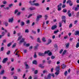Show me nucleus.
<instances>
[{
	"label": "nucleus",
	"mask_w": 79,
	"mask_h": 79,
	"mask_svg": "<svg viewBox=\"0 0 79 79\" xmlns=\"http://www.w3.org/2000/svg\"><path fill=\"white\" fill-rule=\"evenodd\" d=\"M32 1L30 0L29 2V3H30L31 5H34L35 6H39L40 5V4L39 3H32Z\"/></svg>",
	"instance_id": "f257e3e1"
},
{
	"label": "nucleus",
	"mask_w": 79,
	"mask_h": 79,
	"mask_svg": "<svg viewBox=\"0 0 79 79\" xmlns=\"http://www.w3.org/2000/svg\"><path fill=\"white\" fill-rule=\"evenodd\" d=\"M42 17V15H39L37 16L36 18V21H38L39 20L40 18H41Z\"/></svg>",
	"instance_id": "f03ea898"
},
{
	"label": "nucleus",
	"mask_w": 79,
	"mask_h": 79,
	"mask_svg": "<svg viewBox=\"0 0 79 79\" xmlns=\"http://www.w3.org/2000/svg\"><path fill=\"white\" fill-rule=\"evenodd\" d=\"M61 5H62V4L60 3V5H58L57 6L58 11H60L61 10Z\"/></svg>",
	"instance_id": "7ed1b4c3"
},
{
	"label": "nucleus",
	"mask_w": 79,
	"mask_h": 79,
	"mask_svg": "<svg viewBox=\"0 0 79 79\" xmlns=\"http://www.w3.org/2000/svg\"><path fill=\"white\" fill-rule=\"evenodd\" d=\"M66 3H69L70 6H73V2L71 0H69L67 1Z\"/></svg>",
	"instance_id": "20e7f679"
},
{
	"label": "nucleus",
	"mask_w": 79,
	"mask_h": 79,
	"mask_svg": "<svg viewBox=\"0 0 79 79\" xmlns=\"http://www.w3.org/2000/svg\"><path fill=\"white\" fill-rule=\"evenodd\" d=\"M44 54V56L45 55V54H48V55L50 56V50L45 51Z\"/></svg>",
	"instance_id": "39448f33"
},
{
	"label": "nucleus",
	"mask_w": 79,
	"mask_h": 79,
	"mask_svg": "<svg viewBox=\"0 0 79 79\" xmlns=\"http://www.w3.org/2000/svg\"><path fill=\"white\" fill-rule=\"evenodd\" d=\"M7 60H8V58H5L3 60L2 62L3 63H6V61Z\"/></svg>",
	"instance_id": "423d86ee"
},
{
	"label": "nucleus",
	"mask_w": 79,
	"mask_h": 79,
	"mask_svg": "<svg viewBox=\"0 0 79 79\" xmlns=\"http://www.w3.org/2000/svg\"><path fill=\"white\" fill-rule=\"evenodd\" d=\"M24 40H25V39L23 38L22 40L20 41L19 42V45H21V43L24 42Z\"/></svg>",
	"instance_id": "0eeeda50"
},
{
	"label": "nucleus",
	"mask_w": 79,
	"mask_h": 79,
	"mask_svg": "<svg viewBox=\"0 0 79 79\" xmlns=\"http://www.w3.org/2000/svg\"><path fill=\"white\" fill-rule=\"evenodd\" d=\"M57 27V26L56 25H53L51 29H52V30H54L55 29H56Z\"/></svg>",
	"instance_id": "6e6552de"
},
{
	"label": "nucleus",
	"mask_w": 79,
	"mask_h": 79,
	"mask_svg": "<svg viewBox=\"0 0 79 79\" xmlns=\"http://www.w3.org/2000/svg\"><path fill=\"white\" fill-rule=\"evenodd\" d=\"M60 65L56 66V71H59V70L60 69Z\"/></svg>",
	"instance_id": "1a4fd4ad"
},
{
	"label": "nucleus",
	"mask_w": 79,
	"mask_h": 79,
	"mask_svg": "<svg viewBox=\"0 0 79 79\" xmlns=\"http://www.w3.org/2000/svg\"><path fill=\"white\" fill-rule=\"evenodd\" d=\"M38 55L39 56H45V54L44 53H42V52H39L38 53Z\"/></svg>",
	"instance_id": "9d476101"
},
{
	"label": "nucleus",
	"mask_w": 79,
	"mask_h": 79,
	"mask_svg": "<svg viewBox=\"0 0 79 79\" xmlns=\"http://www.w3.org/2000/svg\"><path fill=\"white\" fill-rule=\"evenodd\" d=\"M9 23H12L13 21V18H11L8 19Z\"/></svg>",
	"instance_id": "9b49d317"
},
{
	"label": "nucleus",
	"mask_w": 79,
	"mask_h": 79,
	"mask_svg": "<svg viewBox=\"0 0 79 79\" xmlns=\"http://www.w3.org/2000/svg\"><path fill=\"white\" fill-rule=\"evenodd\" d=\"M79 31H75L74 34L75 35H79Z\"/></svg>",
	"instance_id": "f8f14e48"
},
{
	"label": "nucleus",
	"mask_w": 79,
	"mask_h": 79,
	"mask_svg": "<svg viewBox=\"0 0 79 79\" xmlns=\"http://www.w3.org/2000/svg\"><path fill=\"white\" fill-rule=\"evenodd\" d=\"M4 24L5 25L6 27H7V26H8V23L6 22H4L3 24Z\"/></svg>",
	"instance_id": "ddd939ff"
},
{
	"label": "nucleus",
	"mask_w": 79,
	"mask_h": 79,
	"mask_svg": "<svg viewBox=\"0 0 79 79\" xmlns=\"http://www.w3.org/2000/svg\"><path fill=\"white\" fill-rule=\"evenodd\" d=\"M66 65H64V64H63L61 66V67L62 69H64V68H66Z\"/></svg>",
	"instance_id": "4468645a"
},
{
	"label": "nucleus",
	"mask_w": 79,
	"mask_h": 79,
	"mask_svg": "<svg viewBox=\"0 0 79 79\" xmlns=\"http://www.w3.org/2000/svg\"><path fill=\"white\" fill-rule=\"evenodd\" d=\"M45 79H50V73L48 74V76L46 77V76L44 77Z\"/></svg>",
	"instance_id": "2eb2a0df"
},
{
	"label": "nucleus",
	"mask_w": 79,
	"mask_h": 79,
	"mask_svg": "<svg viewBox=\"0 0 79 79\" xmlns=\"http://www.w3.org/2000/svg\"><path fill=\"white\" fill-rule=\"evenodd\" d=\"M50 57H48L47 59V62L48 64H50Z\"/></svg>",
	"instance_id": "dca6fc26"
},
{
	"label": "nucleus",
	"mask_w": 79,
	"mask_h": 79,
	"mask_svg": "<svg viewBox=\"0 0 79 79\" xmlns=\"http://www.w3.org/2000/svg\"><path fill=\"white\" fill-rule=\"evenodd\" d=\"M29 9L30 10H35V7H31L29 8Z\"/></svg>",
	"instance_id": "f3484780"
},
{
	"label": "nucleus",
	"mask_w": 79,
	"mask_h": 79,
	"mask_svg": "<svg viewBox=\"0 0 79 79\" xmlns=\"http://www.w3.org/2000/svg\"><path fill=\"white\" fill-rule=\"evenodd\" d=\"M56 72L55 73V74L56 76H58L59 74H60V71H56Z\"/></svg>",
	"instance_id": "a211bd4d"
},
{
	"label": "nucleus",
	"mask_w": 79,
	"mask_h": 79,
	"mask_svg": "<svg viewBox=\"0 0 79 79\" xmlns=\"http://www.w3.org/2000/svg\"><path fill=\"white\" fill-rule=\"evenodd\" d=\"M37 62L36 60H34L32 62V64H37Z\"/></svg>",
	"instance_id": "6ab92c4d"
},
{
	"label": "nucleus",
	"mask_w": 79,
	"mask_h": 79,
	"mask_svg": "<svg viewBox=\"0 0 79 79\" xmlns=\"http://www.w3.org/2000/svg\"><path fill=\"white\" fill-rule=\"evenodd\" d=\"M54 47L56 49H58V45L56 44H55L54 45Z\"/></svg>",
	"instance_id": "aec40b11"
},
{
	"label": "nucleus",
	"mask_w": 79,
	"mask_h": 79,
	"mask_svg": "<svg viewBox=\"0 0 79 79\" xmlns=\"http://www.w3.org/2000/svg\"><path fill=\"white\" fill-rule=\"evenodd\" d=\"M65 45L66 46V48H69V43H68L65 44Z\"/></svg>",
	"instance_id": "412c9836"
},
{
	"label": "nucleus",
	"mask_w": 79,
	"mask_h": 79,
	"mask_svg": "<svg viewBox=\"0 0 79 79\" xmlns=\"http://www.w3.org/2000/svg\"><path fill=\"white\" fill-rule=\"evenodd\" d=\"M42 65V64H40L39 65V67L40 68H44V66H43Z\"/></svg>",
	"instance_id": "4be33fe9"
},
{
	"label": "nucleus",
	"mask_w": 79,
	"mask_h": 79,
	"mask_svg": "<svg viewBox=\"0 0 79 79\" xmlns=\"http://www.w3.org/2000/svg\"><path fill=\"white\" fill-rule=\"evenodd\" d=\"M66 52H67V50H65L63 52L62 54V56H63V55H64L65 53H66Z\"/></svg>",
	"instance_id": "5701e85b"
},
{
	"label": "nucleus",
	"mask_w": 79,
	"mask_h": 79,
	"mask_svg": "<svg viewBox=\"0 0 79 79\" xmlns=\"http://www.w3.org/2000/svg\"><path fill=\"white\" fill-rule=\"evenodd\" d=\"M20 25H21V27H22V26H24V22H21V23H20Z\"/></svg>",
	"instance_id": "b1692460"
},
{
	"label": "nucleus",
	"mask_w": 79,
	"mask_h": 79,
	"mask_svg": "<svg viewBox=\"0 0 79 79\" xmlns=\"http://www.w3.org/2000/svg\"><path fill=\"white\" fill-rule=\"evenodd\" d=\"M37 42H39V43H41V41L40 40V38H38L37 39Z\"/></svg>",
	"instance_id": "393cba45"
},
{
	"label": "nucleus",
	"mask_w": 79,
	"mask_h": 79,
	"mask_svg": "<svg viewBox=\"0 0 79 79\" xmlns=\"http://www.w3.org/2000/svg\"><path fill=\"white\" fill-rule=\"evenodd\" d=\"M42 40L44 42H46V40H45V37H43L42 38Z\"/></svg>",
	"instance_id": "a878e982"
},
{
	"label": "nucleus",
	"mask_w": 79,
	"mask_h": 79,
	"mask_svg": "<svg viewBox=\"0 0 79 79\" xmlns=\"http://www.w3.org/2000/svg\"><path fill=\"white\" fill-rule=\"evenodd\" d=\"M25 67H26L25 68V69H29V65H28V64H26V65H25Z\"/></svg>",
	"instance_id": "bb28decb"
},
{
	"label": "nucleus",
	"mask_w": 79,
	"mask_h": 79,
	"mask_svg": "<svg viewBox=\"0 0 79 79\" xmlns=\"http://www.w3.org/2000/svg\"><path fill=\"white\" fill-rule=\"evenodd\" d=\"M50 76H52L53 78H54V77H55V75H54V74L53 73L50 74Z\"/></svg>",
	"instance_id": "cd10ccee"
},
{
	"label": "nucleus",
	"mask_w": 79,
	"mask_h": 79,
	"mask_svg": "<svg viewBox=\"0 0 79 79\" xmlns=\"http://www.w3.org/2000/svg\"><path fill=\"white\" fill-rule=\"evenodd\" d=\"M16 45V43H15L12 46V48H15V46Z\"/></svg>",
	"instance_id": "c85d7f7f"
},
{
	"label": "nucleus",
	"mask_w": 79,
	"mask_h": 79,
	"mask_svg": "<svg viewBox=\"0 0 79 79\" xmlns=\"http://www.w3.org/2000/svg\"><path fill=\"white\" fill-rule=\"evenodd\" d=\"M78 10H79V8L77 7H75V11H78Z\"/></svg>",
	"instance_id": "c756f323"
},
{
	"label": "nucleus",
	"mask_w": 79,
	"mask_h": 79,
	"mask_svg": "<svg viewBox=\"0 0 79 79\" xmlns=\"http://www.w3.org/2000/svg\"><path fill=\"white\" fill-rule=\"evenodd\" d=\"M22 37H23L22 36H20L19 37L17 40H21V38H22Z\"/></svg>",
	"instance_id": "7c9ffc66"
},
{
	"label": "nucleus",
	"mask_w": 79,
	"mask_h": 79,
	"mask_svg": "<svg viewBox=\"0 0 79 79\" xmlns=\"http://www.w3.org/2000/svg\"><path fill=\"white\" fill-rule=\"evenodd\" d=\"M2 35H2V37H3V36H4V35H5V32L3 31V32H2Z\"/></svg>",
	"instance_id": "2f4dec72"
},
{
	"label": "nucleus",
	"mask_w": 79,
	"mask_h": 79,
	"mask_svg": "<svg viewBox=\"0 0 79 79\" xmlns=\"http://www.w3.org/2000/svg\"><path fill=\"white\" fill-rule=\"evenodd\" d=\"M39 45V44H37L36 46H35V50H36V49H37V48L38 47Z\"/></svg>",
	"instance_id": "473e14b6"
},
{
	"label": "nucleus",
	"mask_w": 79,
	"mask_h": 79,
	"mask_svg": "<svg viewBox=\"0 0 79 79\" xmlns=\"http://www.w3.org/2000/svg\"><path fill=\"white\" fill-rule=\"evenodd\" d=\"M38 73V70H36L34 72V74H37Z\"/></svg>",
	"instance_id": "72a5a7b5"
},
{
	"label": "nucleus",
	"mask_w": 79,
	"mask_h": 79,
	"mask_svg": "<svg viewBox=\"0 0 79 79\" xmlns=\"http://www.w3.org/2000/svg\"><path fill=\"white\" fill-rule=\"evenodd\" d=\"M18 12V10L16 9L15 10V11H14V14H16Z\"/></svg>",
	"instance_id": "f704fd0d"
},
{
	"label": "nucleus",
	"mask_w": 79,
	"mask_h": 79,
	"mask_svg": "<svg viewBox=\"0 0 79 79\" xmlns=\"http://www.w3.org/2000/svg\"><path fill=\"white\" fill-rule=\"evenodd\" d=\"M25 32L26 33H28L29 32V30L28 29H26L25 30Z\"/></svg>",
	"instance_id": "c9c22d12"
},
{
	"label": "nucleus",
	"mask_w": 79,
	"mask_h": 79,
	"mask_svg": "<svg viewBox=\"0 0 79 79\" xmlns=\"http://www.w3.org/2000/svg\"><path fill=\"white\" fill-rule=\"evenodd\" d=\"M59 32V31L58 30L54 31V34H57V32Z\"/></svg>",
	"instance_id": "e433bc0d"
},
{
	"label": "nucleus",
	"mask_w": 79,
	"mask_h": 79,
	"mask_svg": "<svg viewBox=\"0 0 79 79\" xmlns=\"http://www.w3.org/2000/svg\"><path fill=\"white\" fill-rule=\"evenodd\" d=\"M2 3L4 4V5H5V4H6V1H4L2 2Z\"/></svg>",
	"instance_id": "4c0bfd02"
},
{
	"label": "nucleus",
	"mask_w": 79,
	"mask_h": 79,
	"mask_svg": "<svg viewBox=\"0 0 79 79\" xmlns=\"http://www.w3.org/2000/svg\"><path fill=\"white\" fill-rule=\"evenodd\" d=\"M79 47V43H78L76 45V48H78Z\"/></svg>",
	"instance_id": "58836bf2"
},
{
	"label": "nucleus",
	"mask_w": 79,
	"mask_h": 79,
	"mask_svg": "<svg viewBox=\"0 0 79 79\" xmlns=\"http://www.w3.org/2000/svg\"><path fill=\"white\" fill-rule=\"evenodd\" d=\"M64 74L65 76H67V74H68V72L67 71H66L64 73Z\"/></svg>",
	"instance_id": "ea45409f"
},
{
	"label": "nucleus",
	"mask_w": 79,
	"mask_h": 79,
	"mask_svg": "<svg viewBox=\"0 0 79 79\" xmlns=\"http://www.w3.org/2000/svg\"><path fill=\"white\" fill-rule=\"evenodd\" d=\"M51 58V59H55V56H52Z\"/></svg>",
	"instance_id": "a19ab883"
},
{
	"label": "nucleus",
	"mask_w": 79,
	"mask_h": 79,
	"mask_svg": "<svg viewBox=\"0 0 79 79\" xmlns=\"http://www.w3.org/2000/svg\"><path fill=\"white\" fill-rule=\"evenodd\" d=\"M11 43H9L7 45V47H10V46H11Z\"/></svg>",
	"instance_id": "79ce46f5"
},
{
	"label": "nucleus",
	"mask_w": 79,
	"mask_h": 79,
	"mask_svg": "<svg viewBox=\"0 0 79 79\" xmlns=\"http://www.w3.org/2000/svg\"><path fill=\"white\" fill-rule=\"evenodd\" d=\"M26 47H29V46H30V44L29 43H27V44H26Z\"/></svg>",
	"instance_id": "37998d69"
},
{
	"label": "nucleus",
	"mask_w": 79,
	"mask_h": 79,
	"mask_svg": "<svg viewBox=\"0 0 79 79\" xmlns=\"http://www.w3.org/2000/svg\"><path fill=\"white\" fill-rule=\"evenodd\" d=\"M33 57L35 58H37V55L35 53V55H34Z\"/></svg>",
	"instance_id": "c03bdc74"
},
{
	"label": "nucleus",
	"mask_w": 79,
	"mask_h": 79,
	"mask_svg": "<svg viewBox=\"0 0 79 79\" xmlns=\"http://www.w3.org/2000/svg\"><path fill=\"white\" fill-rule=\"evenodd\" d=\"M73 26V24L70 23L69 26V28H71V27H72Z\"/></svg>",
	"instance_id": "a18cd8bd"
},
{
	"label": "nucleus",
	"mask_w": 79,
	"mask_h": 79,
	"mask_svg": "<svg viewBox=\"0 0 79 79\" xmlns=\"http://www.w3.org/2000/svg\"><path fill=\"white\" fill-rule=\"evenodd\" d=\"M59 27H61L62 26V23H59Z\"/></svg>",
	"instance_id": "49530a36"
},
{
	"label": "nucleus",
	"mask_w": 79,
	"mask_h": 79,
	"mask_svg": "<svg viewBox=\"0 0 79 79\" xmlns=\"http://www.w3.org/2000/svg\"><path fill=\"white\" fill-rule=\"evenodd\" d=\"M67 11V10H66V9H64L63 10V12H64V13H66V12Z\"/></svg>",
	"instance_id": "de8ad7c7"
},
{
	"label": "nucleus",
	"mask_w": 79,
	"mask_h": 79,
	"mask_svg": "<svg viewBox=\"0 0 79 79\" xmlns=\"http://www.w3.org/2000/svg\"><path fill=\"white\" fill-rule=\"evenodd\" d=\"M3 50H4V47H2L1 48V50L2 52V51H3Z\"/></svg>",
	"instance_id": "09e8293b"
},
{
	"label": "nucleus",
	"mask_w": 79,
	"mask_h": 79,
	"mask_svg": "<svg viewBox=\"0 0 79 79\" xmlns=\"http://www.w3.org/2000/svg\"><path fill=\"white\" fill-rule=\"evenodd\" d=\"M10 51H8L6 53L7 55H9L10 54Z\"/></svg>",
	"instance_id": "8fccbe9b"
},
{
	"label": "nucleus",
	"mask_w": 79,
	"mask_h": 79,
	"mask_svg": "<svg viewBox=\"0 0 79 79\" xmlns=\"http://www.w3.org/2000/svg\"><path fill=\"white\" fill-rule=\"evenodd\" d=\"M63 49H61V50L60 51V52H59L60 53V54L62 53V52H63Z\"/></svg>",
	"instance_id": "3c124183"
},
{
	"label": "nucleus",
	"mask_w": 79,
	"mask_h": 79,
	"mask_svg": "<svg viewBox=\"0 0 79 79\" xmlns=\"http://www.w3.org/2000/svg\"><path fill=\"white\" fill-rule=\"evenodd\" d=\"M13 77L14 78V79H18V77L16 76H14Z\"/></svg>",
	"instance_id": "603ef678"
},
{
	"label": "nucleus",
	"mask_w": 79,
	"mask_h": 79,
	"mask_svg": "<svg viewBox=\"0 0 79 79\" xmlns=\"http://www.w3.org/2000/svg\"><path fill=\"white\" fill-rule=\"evenodd\" d=\"M4 73V70H3L1 72L0 74H3Z\"/></svg>",
	"instance_id": "864d4df0"
},
{
	"label": "nucleus",
	"mask_w": 79,
	"mask_h": 79,
	"mask_svg": "<svg viewBox=\"0 0 79 79\" xmlns=\"http://www.w3.org/2000/svg\"><path fill=\"white\" fill-rule=\"evenodd\" d=\"M13 6V4H10L9 5V7H11Z\"/></svg>",
	"instance_id": "5fc2aeb1"
},
{
	"label": "nucleus",
	"mask_w": 79,
	"mask_h": 79,
	"mask_svg": "<svg viewBox=\"0 0 79 79\" xmlns=\"http://www.w3.org/2000/svg\"><path fill=\"white\" fill-rule=\"evenodd\" d=\"M66 7V5L65 4H63L62 6V8H65Z\"/></svg>",
	"instance_id": "6e6d98bb"
},
{
	"label": "nucleus",
	"mask_w": 79,
	"mask_h": 79,
	"mask_svg": "<svg viewBox=\"0 0 79 79\" xmlns=\"http://www.w3.org/2000/svg\"><path fill=\"white\" fill-rule=\"evenodd\" d=\"M62 19L63 20H64V19H65V16H63L62 17Z\"/></svg>",
	"instance_id": "4d7b16f0"
},
{
	"label": "nucleus",
	"mask_w": 79,
	"mask_h": 79,
	"mask_svg": "<svg viewBox=\"0 0 79 79\" xmlns=\"http://www.w3.org/2000/svg\"><path fill=\"white\" fill-rule=\"evenodd\" d=\"M30 23V21H29V20H28L27 21V24H29Z\"/></svg>",
	"instance_id": "13d9d810"
},
{
	"label": "nucleus",
	"mask_w": 79,
	"mask_h": 79,
	"mask_svg": "<svg viewBox=\"0 0 79 79\" xmlns=\"http://www.w3.org/2000/svg\"><path fill=\"white\" fill-rule=\"evenodd\" d=\"M35 24V23L33 22V23L31 24V26H34Z\"/></svg>",
	"instance_id": "bf43d9fd"
},
{
	"label": "nucleus",
	"mask_w": 79,
	"mask_h": 79,
	"mask_svg": "<svg viewBox=\"0 0 79 79\" xmlns=\"http://www.w3.org/2000/svg\"><path fill=\"white\" fill-rule=\"evenodd\" d=\"M54 69L53 68H52L51 69V71L52 72V73L53 72V71Z\"/></svg>",
	"instance_id": "052dcab7"
},
{
	"label": "nucleus",
	"mask_w": 79,
	"mask_h": 79,
	"mask_svg": "<svg viewBox=\"0 0 79 79\" xmlns=\"http://www.w3.org/2000/svg\"><path fill=\"white\" fill-rule=\"evenodd\" d=\"M25 10V8L24 7H22L21 9V10L22 11H24V10Z\"/></svg>",
	"instance_id": "680f3d73"
},
{
	"label": "nucleus",
	"mask_w": 79,
	"mask_h": 79,
	"mask_svg": "<svg viewBox=\"0 0 79 79\" xmlns=\"http://www.w3.org/2000/svg\"><path fill=\"white\" fill-rule=\"evenodd\" d=\"M64 1L63 2V4H64V3H66V0H63Z\"/></svg>",
	"instance_id": "e2e57ef3"
},
{
	"label": "nucleus",
	"mask_w": 79,
	"mask_h": 79,
	"mask_svg": "<svg viewBox=\"0 0 79 79\" xmlns=\"http://www.w3.org/2000/svg\"><path fill=\"white\" fill-rule=\"evenodd\" d=\"M37 32H38V33H39V32H40V29H37Z\"/></svg>",
	"instance_id": "0e129e2a"
},
{
	"label": "nucleus",
	"mask_w": 79,
	"mask_h": 79,
	"mask_svg": "<svg viewBox=\"0 0 79 79\" xmlns=\"http://www.w3.org/2000/svg\"><path fill=\"white\" fill-rule=\"evenodd\" d=\"M68 15L69 16H71V13H69L68 14Z\"/></svg>",
	"instance_id": "69168bd1"
},
{
	"label": "nucleus",
	"mask_w": 79,
	"mask_h": 79,
	"mask_svg": "<svg viewBox=\"0 0 79 79\" xmlns=\"http://www.w3.org/2000/svg\"><path fill=\"white\" fill-rule=\"evenodd\" d=\"M28 79H32V77H31V76H30Z\"/></svg>",
	"instance_id": "338daca9"
},
{
	"label": "nucleus",
	"mask_w": 79,
	"mask_h": 79,
	"mask_svg": "<svg viewBox=\"0 0 79 79\" xmlns=\"http://www.w3.org/2000/svg\"><path fill=\"white\" fill-rule=\"evenodd\" d=\"M6 79V77L4 76L2 78V79Z\"/></svg>",
	"instance_id": "774afa93"
}]
</instances>
